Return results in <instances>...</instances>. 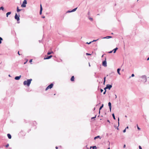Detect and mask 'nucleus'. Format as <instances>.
Instances as JSON below:
<instances>
[{
	"instance_id": "1",
	"label": "nucleus",
	"mask_w": 149,
	"mask_h": 149,
	"mask_svg": "<svg viewBox=\"0 0 149 149\" xmlns=\"http://www.w3.org/2000/svg\"><path fill=\"white\" fill-rule=\"evenodd\" d=\"M32 81V79H27V81H24L23 84L24 85H26L27 86H29Z\"/></svg>"
},
{
	"instance_id": "2",
	"label": "nucleus",
	"mask_w": 149,
	"mask_h": 149,
	"mask_svg": "<svg viewBox=\"0 0 149 149\" xmlns=\"http://www.w3.org/2000/svg\"><path fill=\"white\" fill-rule=\"evenodd\" d=\"M142 79V81L143 82H146L147 81L146 77V75H143L140 77Z\"/></svg>"
},
{
	"instance_id": "3",
	"label": "nucleus",
	"mask_w": 149,
	"mask_h": 149,
	"mask_svg": "<svg viewBox=\"0 0 149 149\" xmlns=\"http://www.w3.org/2000/svg\"><path fill=\"white\" fill-rule=\"evenodd\" d=\"M27 2L26 0H24L22 4L21 5V6L22 7H26V4H27Z\"/></svg>"
},
{
	"instance_id": "4",
	"label": "nucleus",
	"mask_w": 149,
	"mask_h": 149,
	"mask_svg": "<svg viewBox=\"0 0 149 149\" xmlns=\"http://www.w3.org/2000/svg\"><path fill=\"white\" fill-rule=\"evenodd\" d=\"M19 15H18L16 13H15V18L16 19L17 21L18 22L19 20Z\"/></svg>"
},
{
	"instance_id": "5",
	"label": "nucleus",
	"mask_w": 149,
	"mask_h": 149,
	"mask_svg": "<svg viewBox=\"0 0 149 149\" xmlns=\"http://www.w3.org/2000/svg\"><path fill=\"white\" fill-rule=\"evenodd\" d=\"M112 87V86L111 85L107 84L106 87L104 88V89L105 90L107 89H109V90Z\"/></svg>"
},
{
	"instance_id": "6",
	"label": "nucleus",
	"mask_w": 149,
	"mask_h": 149,
	"mask_svg": "<svg viewBox=\"0 0 149 149\" xmlns=\"http://www.w3.org/2000/svg\"><path fill=\"white\" fill-rule=\"evenodd\" d=\"M106 58L105 60L104 61H103V62H102V65L104 67L107 66V61H106Z\"/></svg>"
},
{
	"instance_id": "7",
	"label": "nucleus",
	"mask_w": 149,
	"mask_h": 149,
	"mask_svg": "<svg viewBox=\"0 0 149 149\" xmlns=\"http://www.w3.org/2000/svg\"><path fill=\"white\" fill-rule=\"evenodd\" d=\"M52 55H50L49 56H47L46 57H45L44 58V59H48L52 58Z\"/></svg>"
},
{
	"instance_id": "8",
	"label": "nucleus",
	"mask_w": 149,
	"mask_h": 149,
	"mask_svg": "<svg viewBox=\"0 0 149 149\" xmlns=\"http://www.w3.org/2000/svg\"><path fill=\"white\" fill-rule=\"evenodd\" d=\"M42 6L41 4L40 5V14L41 15L42 13Z\"/></svg>"
},
{
	"instance_id": "9",
	"label": "nucleus",
	"mask_w": 149,
	"mask_h": 149,
	"mask_svg": "<svg viewBox=\"0 0 149 149\" xmlns=\"http://www.w3.org/2000/svg\"><path fill=\"white\" fill-rule=\"evenodd\" d=\"M108 106H109V108L110 109V111H111V103L110 102H109L108 103Z\"/></svg>"
},
{
	"instance_id": "10",
	"label": "nucleus",
	"mask_w": 149,
	"mask_h": 149,
	"mask_svg": "<svg viewBox=\"0 0 149 149\" xmlns=\"http://www.w3.org/2000/svg\"><path fill=\"white\" fill-rule=\"evenodd\" d=\"M21 75H20L19 76H16L15 77V79L16 80H19L21 78Z\"/></svg>"
},
{
	"instance_id": "11",
	"label": "nucleus",
	"mask_w": 149,
	"mask_h": 149,
	"mask_svg": "<svg viewBox=\"0 0 149 149\" xmlns=\"http://www.w3.org/2000/svg\"><path fill=\"white\" fill-rule=\"evenodd\" d=\"M112 38V37L111 36H107L106 37L102 38V39H109Z\"/></svg>"
},
{
	"instance_id": "12",
	"label": "nucleus",
	"mask_w": 149,
	"mask_h": 149,
	"mask_svg": "<svg viewBox=\"0 0 149 149\" xmlns=\"http://www.w3.org/2000/svg\"><path fill=\"white\" fill-rule=\"evenodd\" d=\"M53 85H54L52 83L48 86V87H49L50 89H51L52 88V87L53 86Z\"/></svg>"
},
{
	"instance_id": "13",
	"label": "nucleus",
	"mask_w": 149,
	"mask_h": 149,
	"mask_svg": "<svg viewBox=\"0 0 149 149\" xmlns=\"http://www.w3.org/2000/svg\"><path fill=\"white\" fill-rule=\"evenodd\" d=\"M118 49V48L116 47V48H115L113 50V53H116V51Z\"/></svg>"
},
{
	"instance_id": "14",
	"label": "nucleus",
	"mask_w": 149,
	"mask_h": 149,
	"mask_svg": "<svg viewBox=\"0 0 149 149\" xmlns=\"http://www.w3.org/2000/svg\"><path fill=\"white\" fill-rule=\"evenodd\" d=\"M7 136L9 139H11V135L10 134H7Z\"/></svg>"
},
{
	"instance_id": "15",
	"label": "nucleus",
	"mask_w": 149,
	"mask_h": 149,
	"mask_svg": "<svg viewBox=\"0 0 149 149\" xmlns=\"http://www.w3.org/2000/svg\"><path fill=\"white\" fill-rule=\"evenodd\" d=\"M11 13V12H9L7 13L6 14V17H8V15H10Z\"/></svg>"
},
{
	"instance_id": "16",
	"label": "nucleus",
	"mask_w": 149,
	"mask_h": 149,
	"mask_svg": "<svg viewBox=\"0 0 149 149\" xmlns=\"http://www.w3.org/2000/svg\"><path fill=\"white\" fill-rule=\"evenodd\" d=\"M104 106L103 104H102V105L99 108V113H100V110Z\"/></svg>"
},
{
	"instance_id": "17",
	"label": "nucleus",
	"mask_w": 149,
	"mask_h": 149,
	"mask_svg": "<svg viewBox=\"0 0 149 149\" xmlns=\"http://www.w3.org/2000/svg\"><path fill=\"white\" fill-rule=\"evenodd\" d=\"M120 68H118L117 70V72H118V74L119 75L120 74Z\"/></svg>"
},
{
	"instance_id": "18",
	"label": "nucleus",
	"mask_w": 149,
	"mask_h": 149,
	"mask_svg": "<svg viewBox=\"0 0 149 149\" xmlns=\"http://www.w3.org/2000/svg\"><path fill=\"white\" fill-rule=\"evenodd\" d=\"M70 80L72 81H74V76H72L70 79Z\"/></svg>"
},
{
	"instance_id": "19",
	"label": "nucleus",
	"mask_w": 149,
	"mask_h": 149,
	"mask_svg": "<svg viewBox=\"0 0 149 149\" xmlns=\"http://www.w3.org/2000/svg\"><path fill=\"white\" fill-rule=\"evenodd\" d=\"M98 138H99L100 139H101V138H100V136H96L95 137H94V139L95 140L96 139Z\"/></svg>"
},
{
	"instance_id": "20",
	"label": "nucleus",
	"mask_w": 149,
	"mask_h": 149,
	"mask_svg": "<svg viewBox=\"0 0 149 149\" xmlns=\"http://www.w3.org/2000/svg\"><path fill=\"white\" fill-rule=\"evenodd\" d=\"M20 10H21L20 9H19V7H17V12H19Z\"/></svg>"
},
{
	"instance_id": "21",
	"label": "nucleus",
	"mask_w": 149,
	"mask_h": 149,
	"mask_svg": "<svg viewBox=\"0 0 149 149\" xmlns=\"http://www.w3.org/2000/svg\"><path fill=\"white\" fill-rule=\"evenodd\" d=\"M53 53V52H52V51H51V52H48L47 53V54L48 55H50V54H52V53Z\"/></svg>"
},
{
	"instance_id": "22",
	"label": "nucleus",
	"mask_w": 149,
	"mask_h": 149,
	"mask_svg": "<svg viewBox=\"0 0 149 149\" xmlns=\"http://www.w3.org/2000/svg\"><path fill=\"white\" fill-rule=\"evenodd\" d=\"M77 7L76 8L74 9H73L72 10V12H74L77 9Z\"/></svg>"
},
{
	"instance_id": "23",
	"label": "nucleus",
	"mask_w": 149,
	"mask_h": 149,
	"mask_svg": "<svg viewBox=\"0 0 149 149\" xmlns=\"http://www.w3.org/2000/svg\"><path fill=\"white\" fill-rule=\"evenodd\" d=\"M112 116H113V119L114 120H115L116 119V118H115V116L114 114V113H113L112 114Z\"/></svg>"
},
{
	"instance_id": "24",
	"label": "nucleus",
	"mask_w": 149,
	"mask_h": 149,
	"mask_svg": "<svg viewBox=\"0 0 149 149\" xmlns=\"http://www.w3.org/2000/svg\"><path fill=\"white\" fill-rule=\"evenodd\" d=\"M92 148L93 149H97V147L95 146H93L92 147Z\"/></svg>"
},
{
	"instance_id": "25",
	"label": "nucleus",
	"mask_w": 149,
	"mask_h": 149,
	"mask_svg": "<svg viewBox=\"0 0 149 149\" xmlns=\"http://www.w3.org/2000/svg\"><path fill=\"white\" fill-rule=\"evenodd\" d=\"M4 9V7L3 6H1L0 8V10H3Z\"/></svg>"
},
{
	"instance_id": "26",
	"label": "nucleus",
	"mask_w": 149,
	"mask_h": 149,
	"mask_svg": "<svg viewBox=\"0 0 149 149\" xmlns=\"http://www.w3.org/2000/svg\"><path fill=\"white\" fill-rule=\"evenodd\" d=\"M3 40V39L0 37V44L1 43V41Z\"/></svg>"
},
{
	"instance_id": "27",
	"label": "nucleus",
	"mask_w": 149,
	"mask_h": 149,
	"mask_svg": "<svg viewBox=\"0 0 149 149\" xmlns=\"http://www.w3.org/2000/svg\"><path fill=\"white\" fill-rule=\"evenodd\" d=\"M106 77H104V84L105 83V81H106Z\"/></svg>"
},
{
	"instance_id": "28",
	"label": "nucleus",
	"mask_w": 149,
	"mask_h": 149,
	"mask_svg": "<svg viewBox=\"0 0 149 149\" xmlns=\"http://www.w3.org/2000/svg\"><path fill=\"white\" fill-rule=\"evenodd\" d=\"M118 127L119 126V118H118ZM117 130H118V127L117 128Z\"/></svg>"
},
{
	"instance_id": "29",
	"label": "nucleus",
	"mask_w": 149,
	"mask_h": 149,
	"mask_svg": "<svg viewBox=\"0 0 149 149\" xmlns=\"http://www.w3.org/2000/svg\"><path fill=\"white\" fill-rule=\"evenodd\" d=\"M99 39V38L98 39H97L96 40H93V41H92V42H96V41H97Z\"/></svg>"
},
{
	"instance_id": "30",
	"label": "nucleus",
	"mask_w": 149,
	"mask_h": 149,
	"mask_svg": "<svg viewBox=\"0 0 149 149\" xmlns=\"http://www.w3.org/2000/svg\"><path fill=\"white\" fill-rule=\"evenodd\" d=\"M92 42H87L86 43V44H90Z\"/></svg>"
},
{
	"instance_id": "31",
	"label": "nucleus",
	"mask_w": 149,
	"mask_h": 149,
	"mask_svg": "<svg viewBox=\"0 0 149 149\" xmlns=\"http://www.w3.org/2000/svg\"><path fill=\"white\" fill-rule=\"evenodd\" d=\"M71 12H72V10L70 11V10H68V11H67L66 12V13H71Z\"/></svg>"
},
{
	"instance_id": "32",
	"label": "nucleus",
	"mask_w": 149,
	"mask_h": 149,
	"mask_svg": "<svg viewBox=\"0 0 149 149\" xmlns=\"http://www.w3.org/2000/svg\"><path fill=\"white\" fill-rule=\"evenodd\" d=\"M96 115L95 117H92L91 119H94L95 118H96Z\"/></svg>"
},
{
	"instance_id": "33",
	"label": "nucleus",
	"mask_w": 149,
	"mask_h": 149,
	"mask_svg": "<svg viewBox=\"0 0 149 149\" xmlns=\"http://www.w3.org/2000/svg\"><path fill=\"white\" fill-rule=\"evenodd\" d=\"M86 55H87V56H88V55H91V54H89V53H86Z\"/></svg>"
},
{
	"instance_id": "34",
	"label": "nucleus",
	"mask_w": 149,
	"mask_h": 149,
	"mask_svg": "<svg viewBox=\"0 0 149 149\" xmlns=\"http://www.w3.org/2000/svg\"><path fill=\"white\" fill-rule=\"evenodd\" d=\"M49 87H48V86L45 89V90L46 91H47V90L48 89H49Z\"/></svg>"
},
{
	"instance_id": "35",
	"label": "nucleus",
	"mask_w": 149,
	"mask_h": 149,
	"mask_svg": "<svg viewBox=\"0 0 149 149\" xmlns=\"http://www.w3.org/2000/svg\"><path fill=\"white\" fill-rule=\"evenodd\" d=\"M49 87H48V86L45 89V90L46 91H47V90L48 89H49Z\"/></svg>"
},
{
	"instance_id": "36",
	"label": "nucleus",
	"mask_w": 149,
	"mask_h": 149,
	"mask_svg": "<svg viewBox=\"0 0 149 149\" xmlns=\"http://www.w3.org/2000/svg\"><path fill=\"white\" fill-rule=\"evenodd\" d=\"M89 19L91 21H93V19L92 18L90 17L89 18Z\"/></svg>"
},
{
	"instance_id": "37",
	"label": "nucleus",
	"mask_w": 149,
	"mask_h": 149,
	"mask_svg": "<svg viewBox=\"0 0 149 149\" xmlns=\"http://www.w3.org/2000/svg\"><path fill=\"white\" fill-rule=\"evenodd\" d=\"M137 129L139 130H140V129L139 128V127L138 126V125H137Z\"/></svg>"
},
{
	"instance_id": "38",
	"label": "nucleus",
	"mask_w": 149,
	"mask_h": 149,
	"mask_svg": "<svg viewBox=\"0 0 149 149\" xmlns=\"http://www.w3.org/2000/svg\"><path fill=\"white\" fill-rule=\"evenodd\" d=\"M139 149H142V148L140 146H139Z\"/></svg>"
},
{
	"instance_id": "39",
	"label": "nucleus",
	"mask_w": 149,
	"mask_h": 149,
	"mask_svg": "<svg viewBox=\"0 0 149 149\" xmlns=\"http://www.w3.org/2000/svg\"><path fill=\"white\" fill-rule=\"evenodd\" d=\"M134 76V74H132L131 75V77H133Z\"/></svg>"
},
{
	"instance_id": "40",
	"label": "nucleus",
	"mask_w": 149,
	"mask_h": 149,
	"mask_svg": "<svg viewBox=\"0 0 149 149\" xmlns=\"http://www.w3.org/2000/svg\"><path fill=\"white\" fill-rule=\"evenodd\" d=\"M9 146V144H8L7 145H6V147L7 148L8 147V146Z\"/></svg>"
},
{
	"instance_id": "41",
	"label": "nucleus",
	"mask_w": 149,
	"mask_h": 149,
	"mask_svg": "<svg viewBox=\"0 0 149 149\" xmlns=\"http://www.w3.org/2000/svg\"><path fill=\"white\" fill-rule=\"evenodd\" d=\"M105 90V91H104V92L103 93V94H105V93H106V89Z\"/></svg>"
},
{
	"instance_id": "42",
	"label": "nucleus",
	"mask_w": 149,
	"mask_h": 149,
	"mask_svg": "<svg viewBox=\"0 0 149 149\" xmlns=\"http://www.w3.org/2000/svg\"><path fill=\"white\" fill-rule=\"evenodd\" d=\"M126 129H125V130H123V132L124 133H125L126 132Z\"/></svg>"
},
{
	"instance_id": "43",
	"label": "nucleus",
	"mask_w": 149,
	"mask_h": 149,
	"mask_svg": "<svg viewBox=\"0 0 149 149\" xmlns=\"http://www.w3.org/2000/svg\"><path fill=\"white\" fill-rule=\"evenodd\" d=\"M103 90L102 89H100V92L101 93H102L103 91Z\"/></svg>"
},
{
	"instance_id": "44",
	"label": "nucleus",
	"mask_w": 149,
	"mask_h": 149,
	"mask_svg": "<svg viewBox=\"0 0 149 149\" xmlns=\"http://www.w3.org/2000/svg\"><path fill=\"white\" fill-rule=\"evenodd\" d=\"M32 59H31L30 61H29V62L30 63H31L32 62Z\"/></svg>"
},
{
	"instance_id": "45",
	"label": "nucleus",
	"mask_w": 149,
	"mask_h": 149,
	"mask_svg": "<svg viewBox=\"0 0 149 149\" xmlns=\"http://www.w3.org/2000/svg\"><path fill=\"white\" fill-rule=\"evenodd\" d=\"M113 52V50H112V51H110V52H109V53H111Z\"/></svg>"
},
{
	"instance_id": "46",
	"label": "nucleus",
	"mask_w": 149,
	"mask_h": 149,
	"mask_svg": "<svg viewBox=\"0 0 149 149\" xmlns=\"http://www.w3.org/2000/svg\"><path fill=\"white\" fill-rule=\"evenodd\" d=\"M125 147H126L125 145V144L123 146V148H125Z\"/></svg>"
},
{
	"instance_id": "47",
	"label": "nucleus",
	"mask_w": 149,
	"mask_h": 149,
	"mask_svg": "<svg viewBox=\"0 0 149 149\" xmlns=\"http://www.w3.org/2000/svg\"><path fill=\"white\" fill-rule=\"evenodd\" d=\"M18 54L19 55H20V54H19V52L18 51Z\"/></svg>"
},
{
	"instance_id": "48",
	"label": "nucleus",
	"mask_w": 149,
	"mask_h": 149,
	"mask_svg": "<svg viewBox=\"0 0 149 149\" xmlns=\"http://www.w3.org/2000/svg\"><path fill=\"white\" fill-rule=\"evenodd\" d=\"M107 122H109V123H110V121L109 120H107Z\"/></svg>"
},
{
	"instance_id": "49",
	"label": "nucleus",
	"mask_w": 149,
	"mask_h": 149,
	"mask_svg": "<svg viewBox=\"0 0 149 149\" xmlns=\"http://www.w3.org/2000/svg\"><path fill=\"white\" fill-rule=\"evenodd\" d=\"M147 61H148L149 60V57L147 59Z\"/></svg>"
},
{
	"instance_id": "50",
	"label": "nucleus",
	"mask_w": 149,
	"mask_h": 149,
	"mask_svg": "<svg viewBox=\"0 0 149 149\" xmlns=\"http://www.w3.org/2000/svg\"><path fill=\"white\" fill-rule=\"evenodd\" d=\"M56 149H58V148L57 146H56Z\"/></svg>"
},
{
	"instance_id": "51",
	"label": "nucleus",
	"mask_w": 149,
	"mask_h": 149,
	"mask_svg": "<svg viewBox=\"0 0 149 149\" xmlns=\"http://www.w3.org/2000/svg\"><path fill=\"white\" fill-rule=\"evenodd\" d=\"M128 127L127 126L126 128L125 129H128Z\"/></svg>"
},
{
	"instance_id": "52",
	"label": "nucleus",
	"mask_w": 149,
	"mask_h": 149,
	"mask_svg": "<svg viewBox=\"0 0 149 149\" xmlns=\"http://www.w3.org/2000/svg\"><path fill=\"white\" fill-rule=\"evenodd\" d=\"M42 18H45V16H42Z\"/></svg>"
},
{
	"instance_id": "53",
	"label": "nucleus",
	"mask_w": 149,
	"mask_h": 149,
	"mask_svg": "<svg viewBox=\"0 0 149 149\" xmlns=\"http://www.w3.org/2000/svg\"><path fill=\"white\" fill-rule=\"evenodd\" d=\"M115 98H117V96H116V95H115Z\"/></svg>"
},
{
	"instance_id": "54",
	"label": "nucleus",
	"mask_w": 149,
	"mask_h": 149,
	"mask_svg": "<svg viewBox=\"0 0 149 149\" xmlns=\"http://www.w3.org/2000/svg\"><path fill=\"white\" fill-rule=\"evenodd\" d=\"M95 108H94L93 109V110H95Z\"/></svg>"
},
{
	"instance_id": "55",
	"label": "nucleus",
	"mask_w": 149,
	"mask_h": 149,
	"mask_svg": "<svg viewBox=\"0 0 149 149\" xmlns=\"http://www.w3.org/2000/svg\"><path fill=\"white\" fill-rule=\"evenodd\" d=\"M26 62H27V61H26V62H25V63H24V64H26Z\"/></svg>"
},
{
	"instance_id": "56",
	"label": "nucleus",
	"mask_w": 149,
	"mask_h": 149,
	"mask_svg": "<svg viewBox=\"0 0 149 149\" xmlns=\"http://www.w3.org/2000/svg\"><path fill=\"white\" fill-rule=\"evenodd\" d=\"M8 76H9V77H10V74H9V75H8Z\"/></svg>"
},
{
	"instance_id": "57",
	"label": "nucleus",
	"mask_w": 149,
	"mask_h": 149,
	"mask_svg": "<svg viewBox=\"0 0 149 149\" xmlns=\"http://www.w3.org/2000/svg\"><path fill=\"white\" fill-rule=\"evenodd\" d=\"M89 66H90V63H89Z\"/></svg>"
},
{
	"instance_id": "58",
	"label": "nucleus",
	"mask_w": 149,
	"mask_h": 149,
	"mask_svg": "<svg viewBox=\"0 0 149 149\" xmlns=\"http://www.w3.org/2000/svg\"><path fill=\"white\" fill-rule=\"evenodd\" d=\"M103 55L102 56V57H103Z\"/></svg>"
},
{
	"instance_id": "59",
	"label": "nucleus",
	"mask_w": 149,
	"mask_h": 149,
	"mask_svg": "<svg viewBox=\"0 0 149 149\" xmlns=\"http://www.w3.org/2000/svg\"><path fill=\"white\" fill-rule=\"evenodd\" d=\"M125 117H127V116L126 115H125Z\"/></svg>"
},
{
	"instance_id": "60",
	"label": "nucleus",
	"mask_w": 149,
	"mask_h": 149,
	"mask_svg": "<svg viewBox=\"0 0 149 149\" xmlns=\"http://www.w3.org/2000/svg\"><path fill=\"white\" fill-rule=\"evenodd\" d=\"M107 149H110V148H108Z\"/></svg>"
},
{
	"instance_id": "61",
	"label": "nucleus",
	"mask_w": 149,
	"mask_h": 149,
	"mask_svg": "<svg viewBox=\"0 0 149 149\" xmlns=\"http://www.w3.org/2000/svg\"><path fill=\"white\" fill-rule=\"evenodd\" d=\"M97 15H99V14H97Z\"/></svg>"
},
{
	"instance_id": "62",
	"label": "nucleus",
	"mask_w": 149,
	"mask_h": 149,
	"mask_svg": "<svg viewBox=\"0 0 149 149\" xmlns=\"http://www.w3.org/2000/svg\"><path fill=\"white\" fill-rule=\"evenodd\" d=\"M111 34H113V33H111Z\"/></svg>"
},
{
	"instance_id": "63",
	"label": "nucleus",
	"mask_w": 149,
	"mask_h": 149,
	"mask_svg": "<svg viewBox=\"0 0 149 149\" xmlns=\"http://www.w3.org/2000/svg\"><path fill=\"white\" fill-rule=\"evenodd\" d=\"M54 95H55V94H54Z\"/></svg>"
}]
</instances>
